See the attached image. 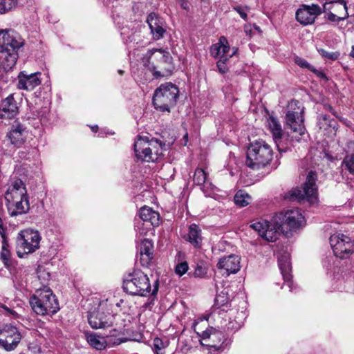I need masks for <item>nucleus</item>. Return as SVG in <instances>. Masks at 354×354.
I'll return each instance as SVG.
<instances>
[{
  "label": "nucleus",
  "mask_w": 354,
  "mask_h": 354,
  "mask_svg": "<svg viewBox=\"0 0 354 354\" xmlns=\"http://www.w3.org/2000/svg\"><path fill=\"white\" fill-rule=\"evenodd\" d=\"M304 223V216L297 208L288 210L284 214H277L271 222L266 220L255 222L251 225V227L265 240L274 242L279 239L281 232H285V226L290 230H296Z\"/></svg>",
  "instance_id": "nucleus-1"
},
{
  "label": "nucleus",
  "mask_w": 354,
  "mask_h": 354,
  "mask_svg": "<svg viewBox=\"0 0 354 354\" xmlns=\"http://www.w3.org/2000/svg\"><path fill=\"white\" fill-rule=\"evenodd\" d=\"M142 60L143 65L152 72L156 78L169 76L174 69L170 53L162 48L148 50Z\"/></svg>",
  "instance_id": "nucleus-2"
},
{
  "label": "nucleus",
  "mask_w": 354,
  "mask_h": 354,
  "mask_svg": "<svg viewBox=\"0 0 354 354\" xmlns=\"http://www.w3.org/2000/svg\"><path fill=\"white\" fill-rule=\"evenodd\" d=\"M122 287L131 295L156 296L159 289V281L156 279L151 286L148 276L142 271L136 270L124 277Z\"/></svg>",
  "instance_id": "nucleus-3"
},
{
  "label": "nucleus",
  "mask_w": 354,
  "mask_h": 354,
  "mask_svg": "<svg viewBox=\"0 0 354 354\" xmlns=\"http://www.w3.org/2000/svg\"><path fill=\"white\" fill-rule=\"evenodd\" d=\"M32 310L38 315H53L59 310V306L50 288L44 286L37 289L29 299Z\"/></svg>",
  "instance_id": "nucleus-4"
},
{
  "label": "nucleus",
  "mask_w": 354,
  "mask_h": 354,
  "mask_svg": "<svg viewBox=\"0 0 354 354\" xmlns=\"http://www.w3.org/2000/svg\"><path fill=\"white\" fill-rule=\"evenodd\" d=\"M165 145L157 139L139 136L133 145L136 157L142 162H157L162 156Z\"/></svg>",
  "instance_id": "nucleus-5"
},
{
  "label": "nucleus",
  "mask_w": 354,
  "mask_h": 354,
  "mask_svg": "<svg viewBox=\"0 0 354 354\" xmlns=\"http://www.w3.org/2000/svg\"><path fill=\"white\" fill-rule=\"evenodd\" d=\"M273 158L271 147L263 140L252 142L248 148L245 165L258 170L266 167Z\"/></svg>",
  "instance_id": "nucleus-6"
},
{
  "label": "nucleus",
  "mask_w": 354,
  "mask_h": 354,
  "mask_svg": "<svg viewBox=\"0 0 354 354\" xmlns=\"http://www.w3.org/2000/svg\"><path fill=\"white\" fill-rule=\"evenodd\" d=\"M178 92L177 86L171 82L161 84L156 89L153 96L155 109L162 112H169L170 108L176 104Z\"/></svg>",
  "instance_id": "nucleus-7"
},
{
  "label": "nucleus",
  "mask_w": 354,
  "mask_h": 354,
  "mask_svg": "<svg viewBox=\"0 0 354 354\" xmlns=\"http://www.w3.org/2000/svg\"><path fill=\"white\" fill-rule=\"evenodd\" d=\"M41 237L37 230L26 229L21 230L16 238V252L19 258L35 252L39 248Z\"/></svg>",
  "instance_id": "nucleus-8"
},
{
  "label": "nucleus",
  "mask_w": 354,
  "mask_h": 354,
  "mask_svg": "<svg viewBox=\"0 0 354 354\" xmlns=\"http://www.w3.org/2000/svg\"><path fill=\"white\" fill-rule=\"evenodd\" d=\"M317 174L315 171L308 172L302 187L294 188L289 192V198L299 203L305 201L314 204L317 201V187L316 185Z\"/></svg>",
  "instance_id": "nucleus-9"
},
{
  "label": "nucleus",
  "mask_w": 354,
  "mask_h": 354,
  "mask_svg": "<svg viewBox=\"0 0 354 354\" xmlns=\"http://www.w3.org/2000/svg\"><path fill=\"white\" fill-rule=\"evenodd\" d=\"M304 113V107L300 102L292 100L288 103L286 113V126L300 136L304 135L306 131Z\"/></svg>",
  "instance_id": "nucleus-10"
},
{
  "label": "nucleus",
  "mask_w": 354,
  "mask_h": 354,
  "mask_svg": "<svg viewBox=\"0 0 354 354\" xmlns=\"http://www.w3.org/2000/svg\"><path fill=\"white\" fill-rule=\"evenodd\" d=\"M114 316L109 312L106 301H101L97 308L89 312L88 321L93 328H104L113 326Z\"/></svg>",
  "instance_id": "nucleus-11"
},
{
  "label": "nucleus",
  "mask_w": 354,
  "mask_h": 354,
  "mask_svg": "<svg viewBox=\"0 0 354 354\" xmlns=\"http://www.w3.org/2000/svg\"><path fill=\"white\" fill-rule=\"evenodd\" d=\"M22 335L12 325H5L0 329V347L6 351H13L21 342Z\"/></svg>",
  "instance_id": "nucleus-12"
},
{
  "label": "nucleus",
  "mask_w": 354,
  "mask_h": 354,
  "mask_svg": "<svg viewBox=\"0 0 354 354\" xmlns=\"http://www.w3.org/2000/svg\"><path fill=\"white\" fill-rule=\"evenodd\" d=\"M330 244L336 257L346 258L354 251V245L348 236L335 234L330 237Z\"/></svg>",
  "instance_id": "nucleus-13"
},
{
  "label": "nucleus",
  "mask_w": 354,
  "mask_h": 354,
  "mask_svg": "<svg viewBox=\"0 0 354 354\" xmlns=\"http://www.w3.org/2000/svg\"><path fill=\"white\" fill-rule=\"evenodd\" d=\"M24 45V39L12 30L0 31V52L17 51Z\"/></svg>",
  "instance_id": "nucleus-14"
},
{
  "label": "nucleus",
  "mask_w": 354,
  "mask_h": 354,
  "mask_svg": "<svg viewBox=\"0 0 354 354\" xmlns=\"http://www.w3.org/2000/svg\"><path fill=\"white\" fill-rule=\"evenodd\" d=\"M322 13V8L317 4L302 5L296 12L297 21L304 26L312 24Z\"/></svg>",
  "instance_id": "nucleus-15"
},
{
  "label": "nucleus",
  "mask_w": 354,
  "mask_h": 354,
  "mask_svg": "<svg viewBox=\"0 0 354 354\" xmlns=\"http://www.w3.org/2000/svg\"><path fill=\"white\" fill-rule=\"evenodd\" d=\"M147 23L155 40L162 38L165 32V22L162 18L154 12L150 13L147 18Z\"/></svg>",
  "instance_id": "nucleus-16"
},
{
  "label": "nucleus",
  "mask_w": 354,
  "mask_h": 354,
  "mask_svg": "<svg viewBox=\"0 0 354 354\" xmlns=\"http://www.w3.org/2000/svg\"><path fill=\"white\" fill-rule=\"evenodd\" d=\"M217 268L223 272V274L227 276L236 273L241 268L240 257L235 254L223 257L218 261Z\"/></svg>",
  "instance_id": "nucleus-17"
},
{
  "label": "nucleus",
  "mask_w": 354,
  "mask_h": 354,
  "mask_svg": "<svg viewBox=\"0 0 354 354\" xmlns=\"http://www.w3.org/2000/svg\"><path fill=\"white\" fill-rule=\"evenodd\" d=\"M18 113V106L12 95H10L0 103V119L2 121L14 118Z\"/></svg>",
  "instance_id": "nucleus-18"
},
{
  "label": "nucleus",
  "mask_w": 354,
  "mask_h": 354,
  "mask_svg": "<svg viewBox=\"0 0 354 354\" xmlns=\"http://www.w3.org/2000/svg\"><path fill=\"white\" fill-rule=\"evenodd\" d=\"M27 190L24 182L21 179H12L10 180L8 187L5 193L6 201L19 199V198L27 196Z\"/></svg>",
  "instance_id": "nucleus-19"
},
{
  "label": "nucleus",
  "mask_w": 354,
  "mask_h": 354,
  "mask_svg": "<svg viewBox=\"0 0 354 354\" xmlns=\"http://www.w3.org/2000/svg\"><path fill=\"white\" fill-rule=\"evenodd\" d=\"M210 52L215 57L228 59L236 53V49L233 48L231 52L227 39L225 37H221L218 42L211 46Z\"/></svg>",
  "instance_id": "nucleus-20"
},
{
  "label": "nucleus",
  "mask_w": 354,
  "mask_h": 354,
  "mask_svg": "<svg viewBox=\"0 0 354 354\" xmlns=\"http://www.w3.org/2000/svg\"><path fill=\"white\" fill-rule=\"evenodd\" d=\"M8 211L10 216H17L28 212L30 209V203L28 196L13 199L6 201Z\"/></svg>",
  "instance_id": "nucleus-21"
},
{
  "label": "nucleus",
  "mask_w": 354,
  "mask_h": 354,
  "mask_svg": "<svg viewBox=\"0 0 354 354\" xmlns=\"http://www.w3.org/2000/svg\"><path fill=\"white\" fill-rule=\"evenodd\" d=\"M279 267L284 279V285L289 288L290 291L293 290V282L292 281V267L290 254L284 253L278 259Z\"/></svg>",
  "instance_id": "nucleus-22"
},
{
  "label": "nucleus",
  "mask_w": 354,
  "mask_h": 354,
  "mask_svg": "<svg viewBox=\"0 0 354 354\" xmlns=\"http://www.w3.org/2000/svg\"><path fill=\"white\" fill-rule=\"evenodd\" d=\"M41 73L39 72L29 75L26 74L24 71L21 72L19 75L18 88L27 91L33 90L41 83V80L39 77Z\"/></svg>",
  "instance_id": "nucleus-23"
},
{
  "label": "nucleus",
  "mask_w": 354,
  "mask_h": 354,
  "mask_svg": "<svg viewBox=\"0 0 354 354\" xmlns=\"http://www.w3.org/2000/svg\"><path fill=\"white\" fill-rule=\"evenodd\" d=\"M153 245L151 240L145 239L142 241L139 248V261L142 266L147 267L150 265L153 259Z\"/></svg>",
  "instance_id": "nucleus-24"
},
{
  "label": "nucleus",
  "mask_w": 354,
  "mask_h": 354,
  "mask_svg": "<svg viewBox=\"0 0 354 354\" xmlns=\"http://www.w3.org/2000/svg\"><path fill=\"white\" fill-rule=\"evenodd\" d=\"M317 124L319 129L328 136H333L336 134L338 124L335 119H331L325 114H321L317 118Z\"/></svg>",
  "instance_id": "nucleus-25"
},
{
  "label": "nucleus",
  "mask_w": 354,
  "mask_h": 354,
  "mask_svg": "<svg viewBox=\"0 0 354 354\" xmlns=\"http://www.w3.org/2000/svg\"><path fill=\"white\" fill-rule=\"evenodd\" d=\"M184 238L194 248H200L203 241V236L200 227L194 223L190 225L188 229V232L186 235L184 236Z\"/></svg>",
  "instance_id": "nucleus-26"
},
{
  "label": "nucleus",
  "mask_w": 354,
  "mask_h": 354,
  "mask_svg": "<svg viewBox=\"0 0 354 354\" xmlns=\"http://www.w3.org/2000/svg\"><path fill=\"white\" fill-rule=\"evenodd\" d=\"M267 127L272 135L274 141L278 146L279 142L283 136V130L280 122L276 118L270 115L267 120Z\"/></svg>",
  "instance_id": "nucleus-27"
},
{
  "label": "nucleus",
  "mask_w": 354,
  "mask_h": 354,
  "mask_svg": "<svg viewBox=\"0 0 354 354\" xmlns=\"http://www.w3.org/2000/svg\"><path fill=\"white\" fill-rule=\"evenodd\" d=\"M17 58V51L8 50H5V52H0V64L6 71H9L15 66Z\"/></svg>",
  "instance_id": "nucleus-28"
},
{
  "label": "nucleus",
  "mask_w": 354,
  "mask_h": 354,
  "mask_svg": "<svg viewBox=\"0 0 354 354\" xmlns=\"http://www.w3.org/2000/svg\"><path fill=\"white\" fill-rule=\"evenodd\" d=\"M140 218L144 222H148L153 226H158L160 223V215L158 212L151 207H143L139 212Z\"/></svg>",
  "instance_id": "nucleus-29"
},
{
  "label": "nucleus",
  "mask_w": 354,
  "mask_h": 354,
  "mask_svg": "<svg viewBox=\"0 0 354 354\" xmlns=\"http://www.w3.org/2000/svg\"><path fill=\"white\" fill-rule=\"evenodd\" d=\"M207 337V334L206 332L203 333V338H205ZM208 337L212 338V340L214 342L215 339H218V342H221L220 344H211L209 345V351L211 352L214 351H218L221 352L223 351L227 347V345L229 344V341L227 338L225 337V336L223 335V333L220 332H214L210 335H208Z\"/></svg>",
  "instance_id": "nucleus-30"
},
{
  "label": "nucleus",
  "mask_w": 354,
  "mask_h": 354,
  "mask_svg": "<svg viewBox=\"0 0 354 354\" xmlns=\"http://www.w3.org/2000/svg\"><path fill=\"white\" fill-rule=\"evenodd\" d=\"M193 181L196 185L202 186L201 189L205 193L207 192L206 189H212V183L207 180V174L202 169L195 170Z\"/></svg>",
  "instance_id": "nucleus-31"
},
{
  "label": "nucleus",
  "mask_w": 354,
  "mask_h": 354,
  "mask_svg": "<svg viewBox=\"0 0 354 354\" xmlns=\"http://www.w3.org/2000/svg\"><path fill=\"white\" fill-rule=\"evenodd\" d=\"M337 2H339L340 3L339 7L340 8L343 9V15L337 16L335 13L332 12L330 10L328 11L326 13H325L324 17L332 22H339L340 21H344L348 17L346 2L344 0H337Z\"/></svg>",
  "instance_id": "nucleus-32"
},
{
  "label": "nucleus",
  "mask_w": 354,
  "mask_h": 354,
  "mask_svg": "<svg viewBox=\"0 0 354 354\" xmlns=\"http://www.w3.org/2000/svg\"><path fill=\"white\" fill-rule=\"evenodd\" d=\"M88 343L97 350L104 349L107 345V342L103 337L97 335L96 333L87 335Z\"/></svg>",
  "instance_id": "nucleus-33"
},
{
  "label": "nucleus",
  "mask_w": 354,
  "mask_h": 354,
  "mask_svg": "<svg viewBox=\"0 0 354 354\" xmlns=\"http://www.w3.org/2000/svg\"><path fill=\"white\" fill-rule=\"evenodd\" d=\"M23 131L24 129L20 125H18L9 132L7 136L12 145L19 146L23 143Z\"/></svg>",
  "instance_id": "nucleus-34"
},
{
  "label": "nucleus",
  "mask_w": 354,
  "mask_h": 354,
  "mask_svg": "<svg viewBox=\"0 0 354 354\" xmlns=\"http://www.w3.org/2000/svg\"><path fill=\"white\" fill-rule=\"evenodd\" d=\"M349 148L353 150L352 152H348L344 160L342 165L351 174H354V142L349 143Z\"/></svg>",
  "instance_id": "nucleus-35"
},
{
  "label": "nucleus",
  "mask_w": 354,
  "mask_h": 354,
  "mask_svg": "<svg viewBox=\"0 0 354 354\" xmlns=\"http://www.w3.org/2000/svg\"><path fill=\"white\" fill-rule=\"evenodd\" d=\"M230 301L229 290L223 288L219 293H217L215 298V306L218 308L224 307Z\"/></svg>",
  "instance_id": "nucleus-36"
},
{
  "label": "nucleus",
  "mask_w": 354,
  "mask_h": 354,
  "mask_svg": "<svg viewBox=\"0 0 354 354\" xmlns=\"http://www.w3.org/2000/svg\"><path fill=\"white\" fill-rule=\"evenodd\" d=\"M234 200L236 205L239 207H245L250 203L251 197L248 193L239 190L235 194Z\"/></svg>",
  "instance_id": "nucleus-37"
},
{
  "label": "nucleus",
  "mask_w": 354,
  "mask_h": 354,
  "mask_svg": "<svg viewBox=\"0 0 354 354\" xmlns=\"http://www.w3.org/2000/svg\"><path fill=\"white\" fill-rule=\"evenodd\" d=\"M18 0H0V13L11 10L17 5Z\"/></svg>",
  "instance_id": "nucleus-38"
},
{
  "label": "nucleus",
  "mask_w": 354,
  "mask_h": 354,
  "mask_svg": "<svg viewBox=\"0 0 354 354\" xmlns=\"http://www.w3.org/2000/svg\"><path fill=\"white\" fill-rule=\"evenodd\" d=\"M340 3L339 2L332 1V2H326L323 5L322 12L326 13L328 11H331L332 10L337 12L339 13L341 10L343 11V9L340 8Z\"/></svg>",
  "instance_id": "nucleus-39"
},
{
  "label": "nucleus",
  "mask_w": 354,
  "mask_h": 354,
  "mask_svg": "<svg viewBox=\"0 0 354 354\" xmlns=\"http://www.w3.org/2000/svg\"><path fill=\"white\" fill-rule=\"evenodd\" d=\"M0 313L13 319L19 317L18 313L13 308L7 306L6 304H0Z\"/></svg>",
  "instance_id": "nucleus-40"
},
{
  "label": "nucleus",
  "mask_w": 354,
  "mask_h": 354,
  "mask_svg": "<svg viewBox=\"0 0 354 354\" xmlns=\"http://www.w3.org/2000/svg\"><path fill=\"white\" fill-rule=\"evenodd\" d=\"M165 344L158 337H156L153 342V350L156 354H165L163 350L165 348Z\"/></svg>",
  "instance_id": "nucleus-41"
},
{
  "label": "nucleus",
  "mask_w": 354,
  "mask_h": 354,
  "mask_svg": "<svg viewBox=\"0 0 354 354\" xmlns=\"http://www.w3.org/2000/svg\"><path fill=\"white\" fill-rule=\"evenodd\" d=\"M8 248V244L7 240H3L1 257L5 263H6L8 261H9L10 257V252Z\"/></svg>",
  "instance_id": "nucleus-42"
},
{
  "label": "nucleus",
  "mask_w": 354,
  "mask_h": 354,
  "mask_svg": "<svg viewBox=\"0 0 354 354\" xmlns=\"http://www.w3.org/2000/svg\"><path fill=\"white\" fill-rule=\"evenodd\" d=\"M188 268V264L186 261L180 262L176 265L175 272L176 274L181 277L187 272Z\"/></svg>",
  "instance_id": "nucleus-43"
},
{
  "label": "nucleus",
  "mask_w": 354,
  "mask_h": 354,
  "mask_svg": "<svg viewBox=\"0 0 354 354\" xmlns=\"http://www.w3.org/2000/svg\"><path fill=\"white\" fill-rule=\"evenodd\" d=\"M320 55L325 58L330 60H336L339 57V53L338 52H328L324 49L319 50Z\"/></svg>",
  "instance_id": "nucleus-44"
},
{
  "label": "nucleus",
  "mask_w": 354,
  "mask_h": 354,
  "mask_svg": "<svg viewBox=\"0 0 354 354\" xmlns=\"http://www.w3.org/2000/svg\"><path fill=\"white\" fill-rule=\"evenodd\" d=\"M295 63L299 66L301 68H305L309 69L310 71L315 72L316 69L314 66H311L309 63H308L307 61L305 59L300 58V57H296L295 58Z\"/></svg>",
  "instance_id": "nucleus-45"
},
{
  "label": "nucleus",
  "mask_w": 354,
  "mask_h": 354,
  "mask_svg": "<svg viewBox=\"0 0 354 354\" xmlns=\"http://www.w3.org/2000/svg\"><path fill=\"white\" fill-rule=\"evenodd\" d=\"M250 8L248 6H237L234 7V10H236L240 15V17L244 20H247L248 15L246 11Z\"/></svg>",
  "instance_id": "nucleus-46"
},
{
  "label": "nucleus",
  "mask_w": 354,
  "mask_h": 354,
  "mask_svg": "<svg viewBox=\"0 0 354 354\" xmlns=\"http://www.w3.org/2000/svg\"><path fill=\"white\" fill-rule=\"evenodd\" d=\"M207 273V270L206 268L203 266L202 265H197L196 268H195V270H194V275L196 277H203Z\"/></svg>",
  "instance_id": "nucleus-47"
},
{
  "label": "nucleus",
  "mask_w": 354,
  "mask_h": 354,
  "mask_svg": "<svg viewBox=\"0 0 354 354\" xmlns=\"http://www.w3.org/2000/svg\"><path fill=\"white\" fill-rule=\"evenodd\" d=\"M129 31H128L127 29H123V31L121 32V35L123 37L124 41L125 44L131 43L134 39L133 37L134 35L133 32H131L130 35H129Z\"/></svg>",
  "instance_id": "nucleus-48"
},
{
  "label": "nucleus",
  "mask_w": 354,
  "mask_h": 354,
  "mask_svg": "<svg viewBox=\"0 0 354 354\" xmlns=\"http://www.w3.org/2000/svg\"><path fill=\"white\" fill-rule=\"evenodd\" d=\"M227 59H223V58H220L219 60L217 62V68L220 73H225L227 71V67L225 64V62Z\"/></svg>",
  "instance_id": "nucleus-49"
},
{
  "label": "nucleus",
  "mask_w": 354,
  "mask_h": 354,
  "mask_svg": "<svg viewBox=\"0 0 354 354\" xmlns=\"http://www.w3.org/2000/svg\"><path fill=\"white\" fill-rule=\"evenodd\" d=\"M6 228L3 226V223L1 218H0V235L3 240H7L6 236Z\"/></svg>",
  "instance_id": "nucleus-50"
},
{
  "label": "nucleus",
  "mask_w": 354,
  "mask_h": 354,
  "mask_svg": "<svg viewBox=\"0 0 354 354\" xmlns=\"http://www.w3.org/2000/svg\"><path fill=\"white\" fill-rule=\"evenodd\" d=\"M180 3L181 8L184 10L189 9V3L187 0H177Z\"/></svg>",
  "instance_id": "nucleus-51"
},
{
  "label": "nucleus",
  "mask_w": 354,
  "mask_h": 354,
  "mask_svg": "<svg viewBox=\"0 0 354 354\" xmlns=\"http://www.w3.org/2000/svg\"><path fill=\"white\" fill-rule=\"evenodd\" d=\"M315 74H317L319 77H320L321 78H323V79H326V75L321 72V71H319L317 70H316L315 72H314Z\"/></svg>",
  "instance_id": "nucleus-52"
},
{
  "label": "nucleus",
  "mask_w": 354,
  "mask_h": 354,
  "mask_svg": "<svg viewBox=\"0 0 354 354\" xmlns=\"http://www.w3.org/2000/svg\"><path fill=\"white\" fill-rule=\"evenodd\" d=\"M326 110L330 111L335 116L337 117V115H336V113L334 111L333 107L330 105L326 106Z\"/></svg>",
  "instance_id": "nucleus-53"
},
{
  "label": "nucleus",
  "mask_w": 354,
  "mask_h": 354,
  "mask_svg": "<svg viewBox=\"0 0 354 354\" xmlns=\"http://www.w3.org/2000/svg\"><path fill=\"white\" fill-rule=\"evenodd\" d=\"M139 223H138L136 225V227H138V233L141 235H143V234H146V231L145 229H140V227H139Z\"/></svg>",
  "instance_id": "nucleus-54"
},
{
  "label": "nucleus",
  "mask_w": 354,
  "mask_h": 354,
  "mask_svg": "<svg viewBox=\"0 0 354 354\" xmlns=\"http://www.w3.org/2000/svg\"><path fill=\"white\" fill-rule=\"evenodd\" d=\"M111 336H116L121 333V331H119L118 330L113 329L112 331H111Z\"/></svg>",
  "instance_id": "nucleus-55"
},
{
  "label": "nucleus",
  "mask_w": 354,
  "mask_h": 354,
  "mask_svg": "<svg viewBox=\"0 0 354 354\" xmlns=\"http://www.w3.org/2000/svg\"><path fill=\"white\" fill-rule=\"evenodd\" d=\"M350 55H351L353 58H354V46H352V50H351V53H350Z\"/></svg>",
  "instance_id": "nucleus-56"
},
{
  "label": "nucleus",
  "mask_w": 354,
  "mask_h": 354,
  "mask_svg": "<svg viewBox=\"0 0 354 354\" xmlns=\"http://www.w3.org/2000/svg\"><path fill=\"white\" fill-rule=\"evenodd\" d=\"M98 129V127L97 125L95 126H93V127H91V130L93 131V132H96L97 130Z\"/></svg>",
  "instance_id": "nucleus-57"
},
{
  "label": "nucleus",
  "mask_w": 354,
  "mask_h": 354,
  "mask_svg": "<svg viewBox=\"0 0 354 354\" xmlns=\"http://www.w3.org/2000/svg\"><path fill=\"white\" fill-rule=\"evenodd\" d=\"M183 139L185 140V144L187 143V142L188 141V134L186 133L184 136H183Z\"/></svg>",
  "instance_id": "nucleus-58"
},
{
  "label": "nucleus",
  "mask_w": 354,
  "mask_h": 354,
  "mask_svg": "<svg viewBox=\"0 0 354 354\" xmlns=\"http://www.w3.org/2000/svg\"><path fill=\"white\" fill-rule=\"evenodd\" d=\"M122 342L119 339H118L115 342H114L113 344H120Z\"/></svg>",
  "instance_id": "nucleus-59"
},
{
  "label": "nucleus",
  "mask_w": 354,
  "mask_h": 354,
  "mask_svg": "<svg viewBox=\"0 0 354 354\" xmlns=\"http://www.w3.org/2000/svg\"><path fill=\"white\" fill-rule=\"evenodd\" d=\"M43 274H44V275H46L47 279H48V278L50 277V274L48 272H43Z\"/></svg>",
  "instance_id": "nucleus-60"
},
{
  "label": "nucleus",
  "mask_w": 354,
  "mask_h": 354,
  "mask_svg": "<svg viewBox=\"0 0 354 354\" xmlns=\"http://www.w3.org/2000/svg\"><path fill=\"white\" fill-rule=\"evenodd\" d=\"M118 73H119L120 75H122V74H123V73H124V71H122V70H119V71H118Z\"/></svg>",
  "instance_id": "nucleus-61"
},
{
  "label": "nucleus",
  "mask_w": 354,
  "mask_h": 354,
  "mask_svg": "<svg viewBox=\"0 0 354 354\" xmlns=\"http://www.w3.org/2000/svg\"><path fill=\"white\" fill-rule=\"evenodd\" d=\"M238 328H239V327H235V328H234V326H232V329H235V330H236V329H238Z\"/></svg>",
  "instance_id": "nucleus-62"
},
{
  "label": "nucleus",
  "mask_w": 354,
  "mask_h": 354,
  "mask_svg": "<svg viewBox=\"0 0 354 354\" xmlns=\"http://www.w3.org/2000/svg\"><path fill=\"white\" fill-rule=\"evenodd\" d=\"M38 277H39V278H40V277H41V272H39V276H38Z\"/></svg>",
  "instance_id": "nucleus-63"
}]
</instances>
